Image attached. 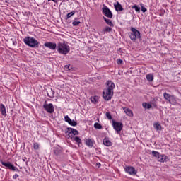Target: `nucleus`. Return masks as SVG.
<instances>
[{"label":"nucleus","instance_id":"obj_22","mask_svg":"<svg viewBox=\"0 0 181 181\" xmlns=\"http://www.w3.org/2000/svg\"><path fill=\"white\" fill-rule=\"evenodd\" d=\"M146 79L148 80V81H153V75L151 74H147Z\"/></svg>","mask_w":181,"mask_h":181},{"label":"nucleus","instance_id":"obj_24","mask_svg":"<svg viewBox=\"0 0 181 181\" xmlns=\"http://www.w3.org/2000/svg\"><path fill=\"white\" fill-rule=\"evenodd\" d=\"M154 128L156 131H160V129H162V126L159 123H156L154 124Z\"/></svg>","mask_w":181,"mask_h":181},{"label":"nucleus","instance_id":"obj_43","mask_svg":"<svg viewBox=\"0 0 181 181\" xmlns=\"http://www.w3.org/2000/svg\"><path fill=\"white\" fill-rule=\"evenodd\" d=\"M48 97H50L52 98V96H50V95H48Z\"/></svg>","mask_w":181,"mask_h":181},{"label":"nucleus","instance_id":"obj_29","mask_svg":"<svg viewBox=\"0 0 181 181\" xmlns=\"http://www.w3.org/2000/svg\"><path fill=\"white\" fill-rule=\"evenodd\" d=\"M71 69H73V66H71V65L64 66V70H66V71H69V70H71Z\"/></svg>","mask_w":181,"mask_h":181},{"label":"nucleus","instance_id":"obj_21","mask_svg":"<svg viewBox=\"0 0 181 181\" xmlns=\"http://www.w3.org/2000/svg\"><path fill=\"white\" fill-rule=\"evenodd\" d=\"M71 139H72V141H75V142L77 144V145H81V139H80V137L75 136Z\"/></svg>","mask_w":181,"mask_h":181},{"label":"nucleus","instance_id":"obj_20","mask_svg":"<svg viewBox=\"0 0 181 181\" xmlns=\"http://www.w3.org/2000/svg\"><path fill=\"white\" fill-rule=\"evenodd\" d=\"M1 165H3V166H5L6 168H8V169H10V170L12 168V166L13 165L11 163H6L4 161H1Z\"/></svg>","mask_w":181,"mask_h":181},{"label":"nucleus","instance_id":"obj_15","mask_svg":"<svg viewBox=\"0 0 181 181\" xmlns=\"http://www.w3.org/2000/svg\"><path fill=\"white\" fill-rule=\"evenodd\" d=\"M103 144L105 146H112V143L111 141H110V139L108 137H105L103 139Z\"/></svg>","mask_w":181,"mask_h":181},{"label":"nucleus","instance_id":"obj_18","mask_svg":"<svg viewBox=\"0 0 181 181\" xmlns=\"http://www.w3.org/2000/svg\"><path fill=\"white\" fill-rule=\"evenodd\" d=\"M123 110H124L125 114H127V115H128L129 117H132V115H133L132 110H131L129 108H127V107H123Z\"/></svg>","mask_w":181,"mask_h":181},{"label":"nucleus","instance_id":"obj_11","mask_svg":"<svg viewBox=\"0 0 181 181\" xmlns=\"http://www.w3.org/2000/svg\"><path fill=\"white\" fill-rule=\"evenodd\" d=\"M124 170L127 173H129V175H136V170L134 167H126L124 168Z\"/></svg>","mask_w":181,"mask_h":181},{"label":"nucleus","instance_id":"obj_2","mask_svg":"<svg viewBox=\"0 0 181 181\" xmlns=\"http://www.w3.org/2000/svg\"><path fill=\"white\" fill-rule=\"evenodd\" d=\"M57 50L59 54H68L70 53V46L66 44V42H59L57 45Z\"/></svg>","mask_w":181,"mask_h":181},{"label":"nucleus","instance_id":"obj_23","mask_svg":"<svg viewBox=\"0 0 181 181\" xmlns=\"http://www.w3.org/2000/svg\"><path fill=\"white\" fill-rule=\"evenodd\" d=\"M94 128H95V129H103V126L100 123L95 122L94 124Z\"/></svg>","mask_w":181,"mask_h":181},{"label":"nucleus","instance_id":"obj_8","mask_svg":"<svg viewBox=\"0 0 181 181\" xmlns=\"http://www.w3.org/2000/svg\"><path fill=\"white\" fill-rule=\"evenodd\" d=\"M43 108L47 111V112H49V114H53V112H54V107L53 106V104H47V101L46 100L43 105Z\"/></svg>","mask_w":181,"mask_h":181},{"label":"nucleus","instance_id":"obj_28","mask_svg":"<svg viewBox=\"0 0 181 181\" xmlns=\"http://www.w3.org/2000/svg\"><path fill=\"white\" fill-rule=\"evenodd\" d=\"M105 23H107V25H108L109 26H112L114 27V23H112V21L110 19H107Z\"/></svg>","mask_w":181,"mask_h":181},{"label":"nucleus","instance_id":"obj_1","mask_svg":"<svg viewBox=\"0 0 181 181\" xmlns=\"http://www.w3.org/2000/svg\"><path fill=\"white\" fill-rule=\"evenodd\" d=\"M107 89L103 90V97L105 101H110L114 95V88H115V84L112 81H107L106 83Z\"/></svg>","mask_w":181,"mask_h":181},{"label":"nucleus","instance_id":"obj_16","mask_svg":"<svg viewBox=\"0 0 181 181\" xmlns=\"http://www.w3.org/2000/svg\"><path fill=\"white\" fill-rule=\"evenodd\" d=\"M85 144L87 145V146H89V148H93L94 146V143L90 139H86Z\"/></svg>","mask_w":181,"mask_h":181},{"label":"nucleus","instance_id":"obj_10","mask_svg":"<svg viewBox=\"0 0 181 181\" xmlns=\"http://www.w3.org/2000/svg\"><path fill=\"white\" fill-rule=\"evenodd\" d=\"M44 46L48 47V49H50L51 50H56V48H57V45L56 43L50 42H45Z\"/></svg>","mask_w":181,"mask_h":181},{"label":"nucleus","instance_id":"obj_26","mask_svg":"<svg viewBox=\"0 0 181 181\" xmlns=\"http://www.w3.org/2000/svg\"><path fill=\"white\" fill-rule=\"evenodd\" d=\"M132 9H135L136 12H141V8L138 6V5L135 4L134 6H133Z\"/></svg>","mask_w":181,"mask_h":181},{"label":"nucleus","instance_id":"obj_40","mask_svg":"<svg viewBox=\"0 0 181 181\" xmlns=\"http://www.w3.org/2000/svg\"><path fill=\"white\" fill-rule=\"evenodd\" d=\"M103 18L104 19L105 22L108 19V18H105V16H103Z\"/></svg>","mask_w":181,"mask_h":181},{"label":"nucleus","instance_id":"obj_19","mask_svg":"<svg viewBox=\"0 0 181 181\" xmlns=\"http://www.w3.org/2000/svg\"><path fill=\"white\" fill-rule=\"evenodd\" d=\"M90 100L91 103H93V104H97V103H98L99 98L98 96L95 95V96L90 97Z\"/></svg>","mask_w":181,"mask_h":181},{"label":"nucleus","instance_id":"obj_4","mask_svg":"<svg viewBox=\"0 0 181 181\" xmlns=\"http://www.w3.org/2000/svg\"><path fill=\"white\" fill-rule=\"evenodd\" d=\"M131 32L128 33L129 37L132 42H136V39H141V33L134 27L130 28Z\"/></svg>","mask_w":181,"mask_h":181},{"label":"nucleus","instance_id":"obj_25","mask_svg":"<svg viewBox=\"0 0 181 181\" xmlns=\"http://www.w3.org/2000/svg\"><path fill=\"white\" fill-rule=\"evenodd\" d=\"M74 15H76V11H75L69 13L66 15V19H70V18H71V16H73Z\"/></svg>","mask_w":181,"mask_h":181},{"label":"nucleus","instance_id":"obj_3","mask_svg":"<svg viewBox=\"0 0 181 181\" xmlns=\"http://www.w3.org/2000/svg\"><path fill=\"white\" fill-rule=\"evenodd\" d=\"M23 42L25 45L28 46L29 47L35 48V47H39L40 42L37 41V40L35 39L32 37H25L23 39Z\"/></svg>","mask_w":181,"mask_h":181},{"label":"nucleus","instance_id":"obj_27","mask_svg":"<svg viewBox=\"0 0 181 181\" xmlns=\"http://www.w3.org/2000/svg\"><path fill=\"white\" fill-rule=\"evenodd\" d=\"M111 30H112V28L110 27H106L103 30V33H105V32H111Z\"/></svg>","mask_w":181,"mask_h":181},{"label":"nucleus","instance_id":"obj_30","mask_svg":"<svg viewBox=\"0 0 181 181\" xmlns=\"http://www.w3.org/2000/svg\"><path fill=\"white\" fill-rule=\"evenodd\" d=\"M105 115L107 119H112V116H111V113L110 112H106Z\"/></svg>","mask_w":181,"mask_h":181},{"label":"nucleus","instance_id":"obj_36","mask_svg":"<svg viewBox=\"0 0 181 181\" xmlns=\"http://www.w3.org/2000/svg\"><path fill=\"white\" fill-rule=\"evenodd\" d=\"M18 177H19V175H18V174H15V175L13 176V179H18Z\"/></svg>","mask_w":181,"mask_h":181},{"label":"nucleus","instance_id":"obj_33","mask_svg":"<svg viewBox=\"0 0 181 181\" xmlns=\"http://www.w3.org/2000/svg\"><path fill=\"white\" fill-rule=\"evenodd\" d=\"M72 25L73 26H78V25H80V21H74Z\"/></svg>","mask_w":181,"mask_h":181},{"label":"nucleus","instance_id":"obj_9","mask_svg":"<svg viewBox=\"0 0 181 181\" xmlns=\"http://www.w3.org/2000/svg\"><path fill=\"white\" fill-rule=\"evenodd\" d=\"M102 12L103 15H105V16H106L107 18H110V19H112V12H111V10H110V8L107 7V6H105L102 8Z\"/></svg>","mask_w":181,"mask_h":181},{"label":"nucleus","instance_id":"obj_14","mask_svg":"<svg viewBox=\"0 0 181 181\" xmlns=\"http://www.w3.org/2000/svg\"><path fill=\"white\" fill-rule=\"evenodd\" d=\"M0 112L2 115L6 117V108L5 107V105L2 103H1L0 105Z\"/></svg>","mask_w":181,"mask_h":181},{"label":"nucleus","instance_id":"obj_38","mask_svg":"<svg viewBox=\"0 0 181 181\" xmlns=\"http://www.w3.org/2000/svg\"><path fill=\"white\" fill-rule=\"evenodd\" d=\"M142 105H143L144 108H146V107H147V105H148V103H144L142 104Z\"/></svg>","mask_w":181,"mask_h":181},{"label":"nucleus","instance_id":"obj_41","mask_svg":"<svg viewBox=\"0 0 181 181\" xmlns=\"http://www.w3.org/2000/svg\"><path fill=\"white\" fill-rule=\"evenodd\" d=\"M25 160H26V157H24V158H23V161L25 162Z\"/></svg>","mask_w":181,"mask_h":181},{"label":"nucleus","instance_id":"obj_17","mask_svg":"<svg viewBox=\"0 0 181 181\" xmlns=\"http://www.w3.org/2000/svg\"><path fill=\"white\" fill-rule=\"evenodd\" d=\"M163 97H164L165 100H167V101H168V103H170V104H172V102L170 101V100H172V95H170V94H169L168 93H164Z\"/></svg>","mask_w":181,"mask_h":181},{"label":"nucleus","instance_id":"obj_7","mask_svg":"<svg viewBox=\"0 0 181 181\" xmlns=\"http://www.w3.org/2000/svg\"><path fill=\"white\" fill-rule=\"evenodd\" d=\"M112 127L117 134H119L122 131V128H124V125L121 122H115V120H112Z\"/></svg>","mask_w":181,"mask_h":181},{"label":"nucleus","instance_id":"obj_31","mask_svg":"<svg viewBox=\"0 0 181 181\" xmlns=\"http://www.w3.org/2000/svg\"><path fill=\"white\" fill-rule=\"evenodd\" d=\"M11 170H13V172H19V169L18 168L15 167V165H12Z\"/></svg>","mask_w":181,"mask_h":181},{"label":"nucleus","instance_id":"obj_42","mask_svg":"<svg viewBox=\"0 0 181 181\" xmlns=\"http://www.w3.org/2000/svg\"><path fill=\"white\" fill-rule=\"evenodd\" d=\"M53 1V2H54L55 4H57V0H51Z\"/></svg>","mask_w":181,"mask_h":181},{"label":"nucleus","instance_id":"obj_34","mask_svg":"<svg viewBox=\"0 0 181 181\" xmlns=\"http://www.w3.org/2000/svg\"><path fill=\"white\" fill-rule=\"evenodd\" d=\"M146 11H148V10L146 9V8H145V7H144V6H141V11H142L144 13H145V12H146Z\"/></svg>","mask_w":181,"mask_h":181},{"label":"nucleus","instance_id":"obj_37","mask_svg":"<svg viewBox=\"0 0 181 181\" xmlns=\"http://www.w3.org/2000/svg\"><path fill=\"white\" fill-rule=\"evenodd\" d=\"M122 59H117V64H122Z\"/></svg>","mask_w":181,"mask_h":181},{"label":"nucleus","instance_id":"obj_5","mask_svg":"<svg viewBox=\"0 0 181 181\" xmlns=\"http://www.w3.org/2000/svg\"><path fill=\"white\" fill-rule=\"evenodd\" d=\"M151 154L154 156V158H157V160L158 162L164 163L168 160V156L165 154H160L158 151H152Z\"/></svg>","mask_w":181,"mask_h":181},{"label":"nucleus","instance_id":"obj_12","mask_svg":"<svg viewBox=\"0 0 181 181\" xmlns=\"http://www.w3.org/2000/svg\"><path fill=\"white\" fill-rule=\"evenodd\" d=\"M64 119L66 122H68V124H69V125H71V127H76L77 125V122L71 120V119L69 117V115L65 116Z\"/></svg>","mask_w":181,"mask_h":181},{"label":"nucleus","instance_id":"obj_13","mask_svg":"<svg viewBox=\"0 0 181 181\" xmlns=\"http://www.w3.org/2000/svg\"><path fill=\"white\" fill-rule=\"evenodd\" d=\"M114 6L117 12H122V11H124V8H122V6L118 1L117 2V4H114Z\"/></svg>","mask_w":181,"mask_h":181},{"label":"nucleus","instance_id":"obj_39","mask_svg":"<svg viewBox=\"0 0 181 181\" xmlns=\"http://www.w3.org/2000/svg\"><path fill=\"white\" fill-rule=\"evenodd\" d=\"M96 166H98V168H100V166H101V163H98L96 164Z\"/></svg>","mask_w":181,"mask_h":181},{"label":"nucleus","instance_id":"obj_35","mask_svg":"<svg viewBox=\"0 0 181 181\" xmlns=\"http://www.w3.org/2000/svg\"><path fill=\"white\" fill-rule=\"evenodd\" d=\"M146 108H147V110H151V108H152V105L148 103L147 106H146Z\"/></svg>","mask_w":181,"mask_h":181},{"label":"nucleus","instance_id":"obj_6","mask_svg":"<svg viewBox=\"0 0 181 181\" xmlns=\"http://www.w3.org/2000/svg\"><path fill=\"white\" fill-rule=\"evenodd\" d=\"M66 135L71 139L74 138V135H78V131L76 129L68 127L65 132Z\"/></svg>","mask_w":181,"mask_h":181},{"label":"nucleus","instance_id":"obj_32","mask_svg":"<svg viewBox=\"0 0 181 181\" xmlns=\"http://www.w3.org/2000/svg\"><path fill=\"white\" fill-rule=\"evenodd\" d=\"M33 148H34V149H35V150L39 149V144H37V143H34V144H33Z\"/></svg>","mask_w":181,"mask_h":181}]
</instances>
